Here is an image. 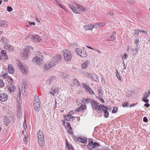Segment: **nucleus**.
<instances>
[{
  "label": "nucleus",
  "mask_w": 150,
  "mask_h": 150,
  "mask_svg": "<svg viewBox=\"0 0 150 150\" xmlns=\"http://www.w3.org/2000/svg\"><path fill=\"white\" fill-rule=\"evenodd\" d=\"M100 146V145L99 143H98L94 142H93V146L94 147V148H96L98 146Z\"/></svg>",
  "instance_id": "38"
},
{
  "label": "nucleus",
  "mask_w": 150,
  "mask_h": 150,
  "mask_svg": "<svg viewBox=\"0 0 150 150\" xmlns=\"http://www.w3.org/2000/svg\"><path fill=\"white\" fill-rule=\"evenodd\" d=\"M28 23H29V25H35V23L34 22H29Z\"/></svg>",
  "instance_id": "62"
},
{
  "label": "nucleus",
  "mask_w": 150,
  "mask_h": 150,
  "mask_svg": "<svg viewBox=\"0 0 150 150\" xmlns=\"http://www.w3.org/2000/svg\"><path fill=\"white\" fill-rule=\"evenodd\" d=\"M149 95L148 93H146L144 94L143 98H147L149 97Z\"/></svg>",
  "instance_id": "54"
},
{
  "label": "nucleus",
  "mask_w": 150,
  "mask_h": 150,
  "mask_svg": "<svg viewBox=\"0 0 150 150\" xmlns=\"http://www.w3.org/2000/svg\"><path fill=\"white\" fill-rule=\"evenodd\" d=\"M98 27L100 28H102L105 25V23H98Z\"/></svg>",
  "instance_id": "37"
},
{
  "label": "nucleus",
  "mask_w": 150,
  "mask_h": 150,
  "mask_svg": "<svg viewBox=\"0 0 150 150\" xmlns=\"http://www.w3.org/2000/svg\"><path fill=\"white\" fill-rule=\"evenodd\" d=\"M139 32L138 30H136L134 32V34L138 35L139 34Z\"/></svg>",
  "instance_id": "63"
},
{
  "label": "nucleus",
  "mask_w": 150,
  "mask_h": 150,
  "mask_svg": "<svg viewBox=\"0 0 150 150\" xmlns=\"http://www.w3.org/2000/svg\"><path fill=\"white\" fill-rule=\"evenodd\" d=\"M43 61L42 58H40V57L36 56L33 59V62L37 63V64H40Z\"/></svg>",
  "instance_id": "10"
},
{
  "label": "nucleus",
  "mask_w": 150,
  "mask_h": 150,
  "mask_svg": "<svg viewBox=\"0 0 150 150\" xmlns=\"http://www.w3.org/2000/svg\"><path fill=\"white\" fill-rule=\"evenodd\" d=\"M91 106L93 109H95L96 110L100 111L102 109V107L103 105H98V103L92 100L91 102Z\"/></svg>",
  "instance_id": "3"
},
{
  "label": "nucleus",
  "mask_w": 150,
  "mask_h": 150,
  "mask_svg": "<svg viewBox=\"0 0 150 150\" xmlns=\"http://www.w3.org/2000/svg\"><path fill=\"white\" fill-rule=\"evenodd\" d=\"M37 57H40V58H42V54L40 52H38L37 54Z\"/></svg>",
  "instance_id": "56"
},
{
  "label": "nucleus",
  "mask_w": 150,
  "mask_h": 150,
  "mask_svg": "<svg viewBox=\"0 0 150 150\" xmlns=\"http://www.w3.org/2000/svg\"><path fill=\"white\" fill-rule=\"evenodd\" d=\"M56 64L57 62L54 60H52L51 62H48L45 65L44 68V70L45 71H47L50 68L56 65Z\"/></svg>",
  "instance_id": "4"
},
{
  "label": "nucleus",
  "mask_w": 150,
  "mask_h": 150,
  "mask_svg": "<svg viewBox=\"0 0 150 150\" xmlns=\"http://www.w3.org/2000/svg\"><path fill=\"white\" fill-rule=\"evenodd\" d=\"M98 93L99 96L100 98H102L103 96V95L102 93V90H101L100 89H98Z\"/></svg>",
  "instance_id": "39"
},
{
  "label": "nucleus",
  "mask_w": 150,
  "mask_h": 150,
  "mask_svg": "<svg viewBox=\"0 0 150 150\" xmlns=\"http://www.w3.org/2000/svg\"><path fill=\"white\" fill-rule=\"evenodd\" d=\"M77 6L78 8L80 9L82 11H86V8H84L83 6H81L80 5L78 4L77 5Z\"/></svg>",
  "instance_id": "34"
},
{
  "label": "nucleus",
  "mask_w": 150,
  "mask_h": 150,
  "mask_svg": "<svg viewBox=\"0 0 150 150\" xmlns=\"http://www.w3.org/2000/svg\"><path fill=\"white\" fill-rule=\"evenodd\" d=\"M3 121L5 125L6 126H8L10 124L11 120L9 118L5 116L3 119Z\"/></svg>",
  "instance_id": "14"
},
{
  "label": "nucleus",
  "mask_w": 150,
  "mask_h": 150,
  "mask_svg": "<svg viewBox=\"0 0 150 150\" xmlns=\"http://www.w3.org/2000/svg\"><path fill=\"white\" fill-rule=\"evenodd\" d=\"M85 75L87 77L90 78L94 81L96 82H98L99 81L98 76L95 74H90L87 72Z\"/></svg>",
  "instance_id": "6"
},
{
  "label": "nucleus",
  "mask_w": 150,
  "mask_h": 150,
  "mask_svg": "<svg viewBox=\"0 0 150 150\" xmlns=\"http://www.w3.org/2000/svg\"><path fill=\"white\" fill-rule=\"evenodd\" d=\"M30 52V48L29 47L24 48L23 51L21 54V56L23 59H26L28 58V54Z\"/></svg>",
  "instance_id": "5"
},
{
  "label": "nucleus",
  "mask_w": 150,
  "mask_h": 150,
  "mask_svg": "<svg viewBox=\"0 0 150 150\" xmlns=\"http://www.w3.org/2000/svg\"><path fill=\"white\" fill-rule=\"evenodd\" d=\"M1 56L0 57L1 59H4V60H6L8 58V57L7 55V52L5 50H2L1 51Z\"/></svg>",
  "instance_id": "9"
},
{
  "label": "nucleus",
  "mask_w": 150,
  "mask_h": 150,
  "mask_svg": "<svg viewBox=\"0 0 150 150\" xmlns=\"http://www.w3.org/2000/svg\"><path fill=\"white\" fill-rule=\"evenodd\" d=\"M128 57L127 55L126 54H125L122 57V58L123 59H126Z\"/></svg>",
  "instance_id": "57"
},
{
  "label": "nucleus",
  "mask_w": 150,
  "mask_h": 150,
  "mask_svg": "<svg viewBox=\"0 0 150 150\" xmlns=\"http://www.w3.org/2000/svg\"><path fill=\"white\" fill-rule=\"evenodd\" d=\"M98 99H99L101 103H105V101L103 98H98Z\"/></svg>",
  "instance_id": "60"
},
{
  "label": "nucleus",
  "mask_w": 150,
  "mask_h": 150,
  "mask_svg": "<svg viewBox=\"0 0 150 150\" xmlns=\"http://www.w3.org/2000/svg\"><path fill=\"white\" fill-rule=\"evenodd\" d=\"M18 66L20 68L21 70V71L23 74H26L28 72L27 70L26 69V67L24 66L22 64L20 63H18Z\"/></svg>",
  "instance_id": "7"
},
{
  "label": "nucleus",
  "mask_w": 150,
  "mask_h": 150,
  "mask_svg": "<svg viewBox=\"0 0 150 150\" xmlns=\"http://www.w3.org/2000/svg\"><path fill=\"white\" fill-rule=\"evenodd\" d=\"M34 107L36 111H39L40 108L41 103L39 97L37 95L34 98Z\"/></svg>",
  "instance_id": "1"
},
{
  "label": "nucleus",
  "mask_w": 150,
  "mask_h": 150,
  "mask_svg": "<svg viewBox=\"0 0 150 150\" xmlns=\"http://www.w3.org/2000/svg\"><path fill=\"white\" fill-rule=\"evenodd\" d=\"M26 132H22V134L24 135V137L23 139V141L26 144L28 142L27 138L28 137V135Z\"/></svg>",
  "instance_id": "18"
},
{
  "label": "nucleus",
  "mask_w": 150,
  "mask_h": 150,
  "mask_svg": "<svg viewBox=\"0 0 150 150\" xmlns=\"http://www.w3.org/2000/svg\"><path fill=\"white\" fill-rule=\"evenodd\" d=\"M86 86V90L88 91L89 93L92 95H94V91L90 88L87 87Z\"/></svg>",
  "instance_id": "31"
},
{
  "label": "nucleus",
  "mask_w": 150,
  "mask_h": 150,
  "mask_svg": "<svg viewBox=\"0 0 150 150\" xmlns=\"http://www.w3.org/2000/svg\"><path fill=\"white\" fill-rule=\"evenodd\" d=\"M64 118L66 120L69 121H73V120L75 119L74 117L69 114L66 116H65Z\"/></svg>",
  "instance_id": "13"
},
{
  "label": "nucleus",
  "mask_w": 150,
  "mask_h": 150,
  "mask_svg": "<svg viewBox=\"0 0 150 150\" xmlns=\"http://www.w3.org/2000/svg\"><path fill=\"white\" fill-rule=\"evenodd\" d=\"M63 54L65 60L66 62L70 61L72 58V55L70 51L68 50L63 51Z\"/></svg>",
  "instance_id": "2"
},
{
  "label": "nucleus",
  "mask_w": 150,
  "mask_h": 150,
  "mask_svg": "<svg viewBox=\"0 0 150 150\" xmlns=\"http://www.w3.org/2000/svg\"><path fill=\"white\" fill-rule=\"evenodd\" d=\"M86 108V107L85 104L82 105L79 108L76 109L75 110L77 112H79L84 110Z\"/></svg>",
  "instance_id": "19"
},
{
  "label": "nucleus",
  "mask_w": 150,
  "mask_h": 150,
  "mask_svg": "<svg viewBox=\"0 0 150 150\" xmlns=\"http://www.w3.org/2000/svg\"><path fill=\"white\" fill-rule=\"evenodd\" d=\"M32 38L35 42H40L41 40V38L37 35H33Z\"/></svg>",
  "instance_id": "11"
},
{
  "label": "nucleus",
  "mask_w": 150,
  "mask_h": 150,
  "mask_svg": "<svg viewBox=\"0 0 150 150\" xmlns=\"http://www.w3.org/2000/svg\"><path fill=\"white\" fill-rule=\"evenodd\" d=\"M52 81V78H50L49 79L46 81V83L48 84H51Z\"/></svg>",
  "instance_id": "42"
},
{
  "label": "nucleus",
  "mask_w": 150,
  "mask_h": 150,
  "mask_svg": "<svg viewBox=\"0 0 150 150\" xmlns=\"http://www.w3.org/2000/svg\"><path fill=\"white\" fill-rule=\"evenodd\" d=\"M73 12L75 13H80V11L78 9H77V8H76V7L74 8V10Z\"/></svg>",
  "instance_id": "46"
},
{
  "label": "nucleus",
  "mask_w": 150,
  "mask_h": 150,
  "mask_svg": "<svg viewBox=\"0 0 150 150\" xmlns=\"http://www.w3.org/2000/svg\"><path fill=\"white\" fill-rule=\"evenodd\" d=\"M37 135L38 139H44L43 132H38Z\"/></svg>",
  "instance_id": "22"
},
{
  "label": "nucleus",
  "mask_w": 150,
  "mask_h": 150,
  "mask_svg": "<svg viewBox=\"0 0 150 150\" xmlns=\"http://www.w3.org/2000/svg\"><path fill=\"white\" fill-rule=\"evenodd\" d=\"M91 99L88 98H87L86 99L83 98L81 102L84 103H91Z\"/></svg>",
  "instance_id": "23"
},
{
  "label": "nucleus",
  "mask_w": 150,
  "mask_h": 150,
  "mask_svg": "<svg viewBox=\"0 0 150 150\" xmlns=\"http://www.w3.org/2000/svg\"><path fill=\"white\" fill-rule=\"evenodd\" d=\"M73 84L74 85L77 86H78L79 85L80 86L79 81L76 79H74L73 80Z\"/></svg>",
  "instance_id": "30"
},
{
  "label": "nucleus",
  "mask_w": 150,
  "mask_h": 150,
  "mask_svg": "<svg viewBox=\"0 0 150 150\" xmlns=\"http://www.w3.org/2000/svg\"><path fill=\"white\" fill-rule=\"evenodd\" d=\"M8 89L9 92H12L14 91L16 88L14 86L11 84L8 86Z\"/></svg>",
  "instance_id": "20"
},
{
  "label": "nucleus",
  "mask_w": 150,
  "mask_h": 150,
  "mask_svg": "<svg viewBox=\"0 0 150 150\" xmlns=\"http://www.w3.org/2000/svg\"><path fill=\"white\" fill-rule=\"evenodd\" d=\"M98 26V23H96V24L94 25H92V29L93 28H97V27Z\"/></svg>",
  "instance_id": "55"
},
{
  "label": "nucleus",
  "mask_w": 150,
  "mask_h": 150,
  "mask_svg": "<svg viewBox=\"0 0 150 150\" xmlns=\"http://www.w3.org/2000/svg\"><path fill=\"white\" fill-rule=\"evenodd\" d=\"M54 59L56 60L57 63L60 61L62 59V57L60 55H56L54 57Z\"/></svg>",
  "instance_id": "28"
},
{
  "label": "nucleus",
  "mask_w": 150,
  "mask_h": 150,
  "mask_svg": "<svg viewBox=\"0 0 150 150\" xmlns=\"http://www.w3.org/2000/svg\"><path fill=\"white\" fill-rule=\"evenodd\" d=\"M57 5L58 6H59L61 8H62L64 9V10H65V11L68 12L67 10V9H66L65 8V7H64V6H63L60 4H59V3H57Z\"/></svg>",
  "instance_id": "41"
},
{
  "label": "nucleus",
  "mask_w": 150,
  "mask_h": 150,
  "mask_svg": "<svg viewBox=\"0 0 150 150\" xmlns=\"http://www.w3.org/2000/svg\"><path fill=\"white\" fill-rule=\"evenodd\" d=\"M75 137V138L78 141L82 143H86L87 142V139L83 138L81 137H77L76 138V136H74V137Z\"/></svg>",
  "instance_id": "15"
},
{
  "label": "nucleus",
  "mask_w": 150,
  "mask_h": 150,
  "mask_svg": "<svg viewBox=\"0 0 150 150\" xmlns=\"http://www.w3.org/2000/svg\"><path fill=\"white\" fill-rule=\"evenodd\" d=\"M118 108L117 107H114L113 108V109L112 111V113H116L117 111Z\"/></svg>",
  "instance_id": "45"
},
{
  "label": "nucleus",
  "mask_w": 150,
  "mask_h": 150,
  "mask_svg": "<svg viewBox=\"0 0 150 150\" xmlns=\"http://www.w3.org/2000/svg\"><path fill=\"white\" fill-rule=\"evenodd\" d=\"M26 120H25V118L24 121L23 123V128L24 129H25L27 128V126L26 124Z\"/></svg>",
  "instance_id": "53"
},
{
  "label": "nucleus",
  "mask_w": 150,
  "mask_h": 150,
  "mask_svg": "<svg viewBox=\"0 0 150 150\" xmlns=\"http://www.w3.org/2000/svg\"><path fill=\"white\" fill-rule=\"evenodd\" d=\"M10 45H9V44L5 45L4 46V47L6 49H8L9 48H8V47H9V46H10Z\"/></svg>",
  "instance_id": "58"
},
{
  "label": "nucleus",
  "mask_w": 150,
  "mask_h": 150,
  "mask_svg": "<svg viewBox=\"0 0 150 150\" xmlns=\"http://www.w3.org/2000/svg\"><path fill=\"white\" fill-rule=\"evenodd\" d=\"M58 90L55 88H52L49 91V93L53 96H54L55 93L57 92Z\"/></svg>",
  "instance_id": "21"
},
{
  "label": "nucleus",
  "mask_w": 150,
  "mask_h": 150,
  "mask_svg": "<svg viewBox=\"0 0 150 150\" xmlns=\"http://www.w3.org/2000/svg\"><path fill=\"white\" fill-rule=\"evenodd\" d=\"M38 144L40 146H43L44 144V139H38Z\"/></svg>",
  "instance_id": "29"
},
{
  "label": "nucleus",
  "mask_w": 150,
  "mask_h": 150,
  "mask_svg": "<svg viewBox=\"0 0 150 150\" xmlns=\"http://www.w3.org/2000/svg\"><path fill=\"white\" fill-rule=\"evenodd\" d=\"M7 10L8 12L12 11L13 8L11 6H8L7 8Z\"/></svg>",
  "instance_id": "47"
},
{
  "label": "nucleus",
  "mask_w": 150,
  "mask_h": 150,
  "mask_svg": "<svg viewBox=\"0 0 150 150\" xmlns=\"http://www.w3.org/2000/svg\"><path fill=\"white\" fill-rule=\"evenodd\" d=\"M7 22L5 21H0V26L2 27H5L7 26Z\"/></svg>",
  "instance_id": "24"
},
{
  "label": "nucleus",
  "mask_w": 150,
  "mask_h": 150,
  "mask_svg": "<svg viewBox=\"0 0 150 150\" xmlns=\"http://www.w3.org/2000/svg\"><path fill=\"white\" fill-rule=\"evenodd\" d=\"M84 28L86 30H89L92 29V24H88L84 26Z\"/></svg>",
  "instance_id": "26"
},
{
  "label": "nucleus",
  "mask_w": 150,
  "mask_h": 150,
  "mask_svg": "<svg viewBox=\"0 0 150 150\" xmlns=\"http://www.w3.org/2000/svg\"><path fill=\"white\" fill-rule=\"evenodd\" d=\"M138 49L137 48H136L135 49H133L132 50V51L133 52V55H135L136 54V53L138 52Z\"/></svg>",
  "instance_id": "35"
},
{
  "label": "nucleus",
  "mask_w": 150,
  "mask_h": 150,
  "mask_svg": "<svg viewBox=\"0 0 150 150\" xmlns=\"http://www.w3.org/2000/svg\"><path fill=\"white\" fill-rule=\"evenodd\" d=\"M129 105V103L127 102H124L122 104V105L123 107H127Z\"/></svg>",
  "instance_id": "40"
},
{
  "label": "nucleus",
  "mask_w": 150,
  "mask_h": 150,
  "mask_svg": "<svg viewBox=\"0 0 150 150\" xmlns=\"http://www.w3.org/2000/svg\"><path fill=\"white\" fill-rule=\"evenodd\" d=\"M103 150H109V149L107 147H104L103 148Z\"/></svg>",
  "instance_id": "64"
},
{
  "label": "nucleus",
  "mask_w": 150,
  "mask_h": 150,
  "mask_svg": "<svg viewBox=\"0 0 150 150\" xmlns=\"http://www.w3.org/2000/svg\"><path fill=\"white\" fill-rule=\"evenodd\" d=\"M4 83L1 80H0V87H3L4 86Z\"/></svg>",
  "instance_id": "51"
},
{
  "label": "nucleus",
  "mask_w": 150,
  "mask_h": 150,
  "mask_svg": "<svg viewBox=\"0 0 150 150\" xmlns=\"http://www.w3.org/2000/svg\"><path fill=\"white\" fill-rule=\"evenodd\" d=\"M116 76H117V78L120 81H121V79L120 78V74H119L118 71H116Z\"/></svg>",
  "instance_id": "43"
},
{
  "label": "nucleus",
  "mask_w": 150,
  "mask_h": 150,
  "mask_svg": "<svg viewBox=\"0 0 150 150\" xmlns=\"http://www.w3.org/2000/svg\"><path fill=\"white\" fill-rule=\"evenodd\" d=\"M88 61H86L83 62L81 65V67L82 69H85L88 66Z\"/></svg>",
  "instance_id": "27"
},
{
  "label": "nucleus",
  "mask_w": 150,
  "mask_h": 150,
  "mask_svg": "<svg viewBox=\"0 0 150 150\" xmlns=\"http://www.w3.org/2000/svg\"><path fill=\"white\" fill-rule=\"evenodd\" d=\"M17 117L19 118H20L21 117L22 115V111L21 110H18V111L17 112Z\"/></svg>",
  "instance_id": "36"
},
{
  "label": "nucleus",
  "mask_w": 150,
  "mask_h": 150,
  "mask_svg": "<svg viewBox=\"0 0 150 150\" xmlns=\"http://www.w3.org/2000/svg\"><path fill=\"white\" fill-rule=\"evenodd\" d=\"M1 40L3 41V42L4 43H6L7 42V39L5 37L2 38Z\"/></svg>",
  "instance_id": "50"
},
{
  "label": "nucleus",
  "mask_w": 150,
  "mask_h": 150,
  "mask_svg": "<svg viewBox=\"0 0 150 150\" xmlns=\"http://www.w3.org/2000/svg\"><path fill=\"white\" fill-rule=\"evenodd\" d=\"M8 71L11 74H12L14 72V69L13 66L11 64H9L8 66Z\"/></svg>",
  "instance_id": "17"
},
{
  "label": "nucleus",
  "mask_w": 150,
  "mask_h": 150,
  "mask_svg": "<svg viewBox=\"0 0 150 150\" xmlns=\"http://www.w3.org/2000/svg\"><path fill=\"white\" fill-rule=\"evenodd\" d=\"M143 120L144 122H147L148 121L147 118L146 117H145L143 118Z\"/></svg>",
  "instance_id": "59"
},
{
  "label": "nucleus",
  "mask_w": 150,
  "mask_h": 150,
  "mask_svg": "<svg viewBox=\"0 0 150 150\" xmlns=\"http://www.w3.org/2000/svg\"><path fill=\"white\" fill-rule=\"evenodd\" d=\"M67 127L69 129V131H71L72 128L71 127L70 124L69 123H67Z\"/></svg>",
  "instance_id": "48"
},
{
  "label": "nucleus",
  "mask_w": 150,
  "mask_h": 150,
  "mask_svg": "<svg viewBox=\"0 0 150 150\" xmlns=\"http://www.w3.org/2000/svg\"><path fill=\"white\" fill-rule=\"evenodd\" d=\"M103 106L102 107L103 108V109L101 110H100V111L103 112V110H108V107L107 106H105L103 105Z\"/></svg>",
  "instance_id": "49"
},
{
  "label": "nucleus",
  "mask_w": 150,
  "mask_h": 150,
  "mask_svg": "<svg viewBox=\"0 0 150 150\" xmlns=\"http://www.w3.org/2000/svg\"><path fill=\"white\" fill-rule=\"evenodd\" d=\"M142 100L144 102L146 103H148L149 102V100L147 99V98H142Z\"/></svg>",
  "instance_id": "52"
},
{
  "label": "nucleus",
  "mask_w": 150,
  "mask_h": 150,
  "mask_svg": "<svg viewBox=\"0 0 150 150\" xmlns=\"http://www.w3.org/2000/svg\"><path fill=\"white\" fill-rule=\"evenodd\" d=\"M89 143L87 147L88 149L89 150H92L94 148L93 146V142L92 139H89Z\"/></svg>",
  "instance_id": "16"
},
{
  "label": "nucleus",
  "mask_w": 150,
  "mask_h": 150,
  "mask_svg": "<svg viewBox=\"0 0 150 150\" xmlns=\"http://www.w3.org/2000/svg\"><path fill=\"white\" fill-rule=\"evenodd\" d=\"M115 39V37L113 35H111L109 38V39L108 40L109 41H112L114 40Z\"/></svg>",
  "instance_id": "33"
},
{
  "label": "nucleus",
  "mask_w": 150,
  "mask_h": 150,
  "mask_svg": "<svg viewBox=\"0 0 150 150\" xmlns=\"http://www.w3.org/2000/svg\"><path fill=\"white\" fill-rule=\"evenodd\" d=\"M69 7L73 11L74 10V8H75V7L73 6L72 5H69Z\"/></svg>",
  "instance_id": "61"
},
{
  "label": "nucleus",
  "mask_w": 150,
  "mask_h": 150,
  "mask_svg": "<svg viewBox=\"0 0 150 150\" xmlns=\"http://www.w3.org/2000/svg\"><path fill=\"white\" fill-rule=\"evenodd\" d=\"M103 112L104 114V117L106 118L108 117H109V112L108 110H103Z\"/></svg>",
  "instance_id": "32"
},
{
  "label": "nucleus",
  "mask_w": 150,
  "mask_h": 150,
  "mask_svg": "<svg viewBox=\"0 0 150 150\" xmlns=\"http://www.w3.org/2000/svg\"><path fill=\"white\" fill-rule=\"evenodd\" d=\"M79 55L82 57H84L87 56V54L85 50H82L80 53V54Z\"/></svg>",
  "instance_id": "25"
},
{
  "label": "nucleus",
  "mask_w": 150,
  "mask_h": 150,
  "mask_svg": "<svg viewBox=\"0 0 150 150\" xmlns=\"http://www.w3.org/2000/svg\"><path fill=\"white\" fill-rule=\"evenodd\" d=\"M76 53L78 54L79 55L80 54V53L82 50L81 49L79 48H77L76 49Z\"/></svg>",
  "instance_id": "44"
},
{
  "label": "nucleus",
  "mask_w": 150,
  "mask_h": 150,
  "mask_svg": "<svg viewBox=\"0 0 150 150\" xmlns=\"http://www.w3.org/2000/svg\"><path fill=\"white\" fill-rule=\"evenodd\" d=\"M8 98L7 94L5 93H3L0 95V100L2 102H5L6 101Z\"/></svg>",
  "instance_id": "8"
},
{
  "label": "nucleus",
  "mask_w": 150,
  "mask_h": 150,
  "mask_svg": "<svg viewBox=\"0 0 150 150\" xmlns=\"http://www.w3.org/2000/svg\"><path fill=\"white\" fill-rule=\"evenodd\" d=\"M59 75L62 78L65 80L68 79L69 77V76L68 74L62 72H59Z\"/></svg>",
  "instance_id": "12"
}]
</instances>
